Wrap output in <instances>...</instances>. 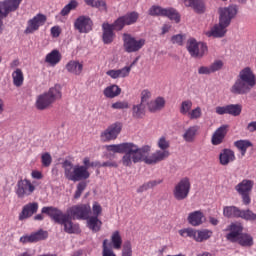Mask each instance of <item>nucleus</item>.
Returning <instances> with one entry per match:
<instances>
[{
    "mask_svg": "<svg viewBox=\"0 0 256 256\" xmlns=\"http://www.w3.org/2000/svg\"><path fill=\"white\" fill-rule=\"evenodd\" d=\"M179 235L184 238L189 237L196 241V243H203L213 237V231L209 229L195 230L193 228H184L179 230Z\"/></svg>",
    "mask_w": 256,
    "mask_h": 256,
    "instance_id": "8",
    "label": "nucleus"
},
{
    "mask_svg": "<svg viewBox=\"0 0 256 256\" xmlns=\"http://www.w3.org/2000/svg\"><path fill=\"white\" fill-rule=\"evenodd\" d=\"M241 214V209L237 206H226L223 208V215L227 217V219H239Z\"/></svg>",
    "mask_w": 256,
    "mask_h": 256,
    "instance_id": "34",
    "label": "nucleus"
},
{
    "mask_svg": "<svg viewBox=\"0 0 256 256\" xmlns=\"http://www.w3.org/2000/svg\"><path fill=\"white\" fill-rule=\"evenodd\" d=\"M67 214L72 217V219L84 220L89 219L91 215V205L89 204H78L67 209Z\"/></svg>",
    "mask_w": 256,
    "mask_h": 256,
    "instance_id": "12",
    "label": "nucleus"
},
{
    "mask_svg": "<svg viewBox=\"0 0 256 256\" xmlns=\"http://www.w3.org/2000/svg\"><path fill=\"white\" fill-rule=\"evenodd\" d=\"M139 21V13L136 11L128 12L123 16H120L118 19L114 21L115 27L123 31V28L126 25H135V23Z\"/></svg>",
    "mask_w": 256,
    "mask_h": 256,
    "instance_id": "18",
    "label": "nucleus"
},
{
    "mask_svg": "<svg viewBox=\"0 0 256 256\" xmlns=\"http://www.w3.org/2000/svg\"><path fill=\"white\" fill-rule=\"evenodd\" d=\"M256 85V78L253 70L249 67L242 69L239 73L238 79L231 87V93L234 95H245L249 93Z\"/></svg>",
    "mask_w": 256,
    "mask_h": 256,
    "instance_id": "4",
    "label": "nucleus"
},
{
    "mask_svg": "<svg viewBox=\"0 0 256 256\" xmlns=\"http://www.w3.org/2000/svg\"><path fill=\"white\" fill-rule=\"evenodd\" d=\"M106 150L111 153H125L122 158L124 167H131L133 163H139L141 159V154L137 153V145L133 143L106 145Z\"/></svg>",
    "mask_w": 256,
    "mask_h": 256,
    "instance_id": "3",
    "label": "nucleus"
},
{
    "mask_svg": "<svg viewBox=\"0 0 256 256\" xmlns=\"http://www.w3.org/2000/svg\"><path fill=\"white\" fill-rule=\"evenodd\" d=\"M84 3L88 5V7H93L94 9H99V11H103L107 13V2L105 0H84Z\"/></svg>",
    "mask_w": 256,
    "mask_h": 256,
    "instance_id": "35",
    "label": "nucleus"
},
{
    "mask_svg": "<svg viewBox=\"0 0 256 256\" xmlns=\"http://www.w3.org/2000/svg\"><path fill=\"white\" fill-rule=\"evenodd\" d=\"M201 115H203L201 107H196L190 110V113H188L187 117L191 120H195V119H201Z\"/></svg>",
    "mask_w": 256,
    "mask_h": 256,
    "instance_id": "48",
    "label": "nucleus"
},
{
    "mask_svg": "<svg viewBox=\"0 0 256 256\" xmlns=\"http://www.w3.org/2000/svg\"><path fill=\"white\" fill-rule=\"evenodd\" d=\"M122 256H133V250H132V247H131V242H126L123 245Z\"/></svg>",
    "mask_w": 256,
    "mask_h": 256,
    "instance_id": "54",
    "label": "nucleus"
},
{
    "mask_svg": "<svg viewBox=\"0 0 256 256\" xmlns=\"http://www.w3.org/2000/svg\"><path fill=\"white\" fill-rule=\"evenodd\" d=\"M148 14L151 17H168L171 21L175 23H180L181 15L175 10V8H163L161 6L153 5L149 10Z\"/></svg>",
    "mask_w": 256,
    "mask_h": 256,
    "instance_id": "9",
    "label": "nucleus"
},
{
    "mask_svg": "<svg viewBox=\"0 0 256 256\" xmlns=\"http://www.w3.org/2000/svg\"><path fill=\"white\" fill-rule=\"evenodd\" d=\"M239 219H244V221H256V214L250 209L240 210Z\"/></svg>",
    "mask_w": 256,
    "mask_h": 256,
    "instance_id": "45",
    "label": "nucleus"
},
{
    "mask_svg": "<svg viewBox=\"0 0 256 256\" xmlns=\"http://www.w3.org/2000/svg\"><path fill=\"white\" fill-rule=\"evenodd\" d=\"M217 115H227V105L226 106H217L215 108Z\"/></svg>",
    "mask_w": 256,
    "mask_h": 256,
    "instance_id": "61",
    "label": "nucleus"
},
{
    "mask_svg": "<svg viewBox=\"0 0 256 256\" xmlns=\"http://www.w3.org/2000/svg\"><path fill=\"white\" fill-rule=\"evenodd\" d=\"M199 129H201L199 125H193L188 127L182 135L184 141H186V143H193L199 135Z\"/></svg>",
    "mask_w": 256,
    "mask_h": 256,
    "instance_id": "26",
    "label": "nucleus"
},
{
    "mask_svg": "<svg viewBox=\"0 0 256 256\" xmlns=\"http://www.w3.org/2000/svg\"><path fill=\"white\" fill-rule=\"evenodd\" d=\"M62 168L64 169V175L68 181H85L91 177V173L87 170V167L84 166H73V162L65 160L62 163Z\"/></svg>",
    "mask_w": 256,
    "mask_h": 256,
    "instance_id": "6",
    "label": "nucleus"
},
{
    "mask_svg": "<svg viewBox=\"0 0 256 256\" xmlns=\"http://www.w3.org/2000/svg\"><path fill=\"white\" fill-rule=\"evenodd\" d=\"M165 107V98L157 97L155 100H152L148 103V109L151 113L161 111Z\"/></svg>",
    "mask_w": 256,
    "mask_h": 256,
    "instance_id": "33",
    "label": "nucleus"
},
{
    "mask_svg": "<svg viewBox=\"0 0 256 256\" xmlns=\"http://www.w3.org/2000/svg\"><path fill=\"white\" fill-rule=\"evenodd\" d=\"M247 131L250 133H255L256 131V121H252L247 125Z\"/></svg>",
    "mask_w": 256,
    "mask_h": 256,
    "instance_id": "64",
    "label": "nucleus"
},
{
    "mask_svg": "<svg viewBox=\"0 0 256 256\" xmlns=\"http://www.w3.org/2000/svg\"><path fill=\"white\" fill-rule=\"evenodd\" d=\"M20 243H23L24 245L27 243H35V241L33 240V235L30 234L20 237Z\"/></svg>",
    "mask_w": 256,
    "mask_h": 256,
    "instance_id": "58",
    "label": "nucleus"
},
{
    "mask_svg": "<svg viewBox=\"0 0 256 256\" xmlns=\"http://www.w3.org/2000/svg\"><path fill=\"white\" fill-rule=\"evenodd\" d=\"M191 109H193V101L184 100L180 104V113L181 115H189Z\"/></svg>",
    "mask_w": 256,
    "mask_h": 256,
    "instance_id": "44",
    "label": "nucleus"
},
{
    "mask_svg": "<svg viewBox=\"0 0 256 256\" xmlns=\"http://www.w3.org/2000/svg\"><path fill=\"white\" fill-rule=\"evenodd\" d=\"M183 39H184V36L181 34H178V35L172 36L171 41L174 44L176 43L177 45H183Z\"/></svg>",
    "mask_w": 256,
    "mask_h": 256,
    "instance_id": "59",
    "label": "nucleus"
},
{
    "mask_svg": "<svg viewBox=\"0 0 256 256\" xmlns=\"http://www.w3.org/2000/svg\"><path fill=\"white\" fill-rule=\"evenodd\" d=\"M123 129V124L121 122H116L107 127L106 130L101 132L100 139L102 143H109V141H115L119 137V133Z\"/></svg>",
    "mask_w": 256,
    "mask_h": 256,
    "instance_id": "14",
    "label": "nucleus"
},
{
    "mask_svg": "<svg viewBox=\"0 0 256 256\" xmlns=\"http://www.w3.org/2000/svg\"><path fill=\"white\" fill-rule=\"evenodd\" d=\"M23 0H4L0 2V19H5L9 13H13L19 9Z\"/></svg>",
    "mask_w": 256,
    "mask_h": 256,
    "instance_id": "19",
    "label": "nucleus"
},
{
    "mask_svg": "<svg viewBox=\"0 0 256 256\" xmlns=\"http://www.w3.org/2000/svg\"><path fill=\"white\" fill-rule=\"evenodd\" d=\"M31 177L32 179H43V173H41V171L38 170H33L31 173Z\"/></svg>",
    "mask_w": 256,
    "mask_h": 256,
    "instance_id": "63",
    "label": "nucleus"
},
{
    "mask_svg": "<svg viewBox=\"0 0 256 256\" xmlns=\"http://www.w3.org/2000/svg\"><path fill=\"white\" fill-rule=\"evenodd\" d=\"M41 163L43 167H51V163H53V158L49 152L42 154Z\"/></svg>",
    "mask_w": 256,
    "mask_h": 256,
    "instance_id": "49",
    "label": "nucleus"
},
{
    "mask_svg": "<svg viewBox=\"0 0 256 256\" xmlns=\"http://www.w3.org/2000/svg\"><path fill=\"white\" fill-rule=\"evenodd\" d=\"M133 68V64L130 66H125L122 69H118V77L121 79H125V77H129L131 73V69Z\"/></svg>",
    "mask_w": 256,
    "mask_h": 256,
    "instance_id": "50",
    "label": "nucleus"
},
{
    "mask_svg": "<svg viewBox=\"0 0 256 256\" xmlns=\"http://www.w3.org/2000/svg\"><path fill=\"white\" fill-rule=\"evenodd\" d=\"M111 109H129V102L127 101H116L111 105Z\"/></svg>",
    "mask_w": 256,
    "mask_h": 256,
    "instance_id": "53",
    "label": "nucleus"
},
{
    "mask_svg": "<svg viewBox=\"0 0 256 256\" xmlns=\"http://www.w3.org/2000/svg\"><path fill=\"white\" fill-rule=\"evenodd\" d=\"M187 49L191 57H203L207 53V44L197 42L195 38H190L187 42Z\"/></svg>",
    "mask_w": 256,
    "mask_h": 256,
    "instance_id": "17",
    "label": "nucleus"
},
{
    "mask_svg": "<svg viewBox=\"0 0 256 256\" xmlns=\"http://www.w3.org/2000/svg\"><path fill=\"white\" fill-rule=\"evenodd\" d=\"M227 106V115H232L233 117H239L241 111H243V106L241 104H230Z\"/></svg>",
    "mask_w": 256,
    "mask_h": 256,
    "instance_id": "42",
    "label": "nucleus"
},
{
    "mask_svg": "<svg viewBox=\"0 0 256 256\" xmlns=\"http://www.w3.org/2000/svg\"><path fill=\"white\" fill-rule=\"evenodd\" d=\"M63 97L61 93V86L55 85L54 87L50 88L47 92H44L37 96L35 107L38 111H45L49 109L55 101H59Z\"/></svg>",
    "mask_w": 256,
    "mask_h": 256,
    "instance_id": "5",
    "label": "nucleus"
},
{
    "mask_svg": "<svg viewBox=\"0 0 256 256\" xmlns=\"http://www.w3.org/2000/svg\"><path fill=\"white\" fill-rule=\"evenodd\" d=\"M12 79H13V85L15 87H21L23 85V82L25 81V77L23 76V71L17 68L12 73Z\"/></svg>",
    "mask_w": 256,
    "mask_h": 256,
    "instance_id": "39",
    "label": "nucleus"
},
{
    "mask_svg": "<svg viewBox=\"0 0 256 256\" xmlns=\"http://www.w3.org/2000/svg\"><path fill=\"white\" fill-rule=\"evenodd\" d=\"M123 47L126 53H137L145 47V39H136L131 34H123Z\"/></svg>",
    "mask_w": 256,
    "mask_h": 256,
    "instance_id": "11",
    "label": "nucleus"
},
{
    "mask_svg": "<svg viewBox=\"0 0 256 256\" xmlns=\"http://www.w3.org/2000/svg\"><path fill=\"white\" fill-rule=\"evenodd\" d=\"M220 69H223V61L221 60H216L213 62V64L210 65V71L212 73L220 71Z\"/></svg>",
    "mask_w": 256,
    "mask_h": 256,
    "instance_id": "55",
    "label": "nucleus"
},
{
    "mask_svg": "<svg viewBox=\"0 0 256 256\" xmlns=\"http://www.w3.org/2000/svg\"><path fill=\"white\" fill-rule=\"evenodd\" d=\"M61 52L59 50L54 49L50 53H48L45 57V63H48L51 67H55L58 63H61Z\"/></svg>",
    "mask_w": 256,
    "mask_h": 256,
    "instance_id": "30",
    "label": "nucleus"
},
{
    "mask_svg": "<svg viewBox=\"0 0 256 256\" xmlns=\"http://www.w3.org/2000/svg\"><path fill=\"white\" fill-rule=\"evenodd\" d=\"M157 145H158V148L161 149L158 151H168L167 149H169V147H170L169 140H167V138L165 136H161L158 139Z\"/></svg>",
    "mask_w": 256,
    "mask_h": 256,
    "instance_id": "47",
    "label": "nucleus"
},
{
    "mask_svg": "<svg viewBox=\"0 0 256 256\" xmlns=\"http://www.w3.org/2000/svg\"><path fill=\"white\" fill-rule=\"evenodd\" d=\"M185 7H192L196 13H205V2L203 0H182Z\"/></svg>",
    "mask_w": 256,
    "mask_h": 256,
    "instance_id": "31",
    "label": "nucleus"
},
{
    "mask_svg": "<svg viewBox=\"0 0 256 256\" xmlns=\"http://www.w3.org/2000/svg\"><path fill=\"white\" fill-rule=\"evenodd\" d=\"M39 211L38 202H30L22 207L21 212L18 215L19 221H26V219H31Z\"/></svg>",
    "mask_w": 256,
    "mask_h": 256,
    "instance_id": "22",
    "label": "nucleus"
},
{
    "mask_svg": "<svg viewBox=\"0 0 256 256\" xmlns=\"http://www.w3.org/2000/svg\"><path fill=\"white\" fill-rule=\"evenodd\" d=\"M15 192L19 199H25V197H30L32 193H35V186L27 178L20 179L16 184Z\"/></svg>",
    "mask_w": 256,
    "mask_h": 256,
    "instance_id": "15",
    "label": "nucleus"
},
{
    "mask_svg": "<svg viewBox=\"0 0 256 256\" xmlns=\"http://www.w3.org/2000/svg\"><path fill=\"white\" fill-rule=\"evenodd\" d=\"M106 75H108V77H111V79H119V72L118 70H108L106 72Z\"/></svg>",
    "mask_w": 256,
    "mask_h": 256,
    "instance_id": "62",
    "label": "nucleus"
},
{
    "mask_svg": "<svg viewBox=\"0 0 256 256\" xmlns=\"http://www.w3.org/2000/svg\"><path fill=\"white\" fill-rule=\"evenodd\" d=\"M79 7V3L77 0H71L60 12L62 17H67L71 13V11H75Z\"/></svg>",
    "mask_w": 256,
    "mask_h": 256,
    "instance_id": "41",
    "label": "nucleus"
},
{
    "mask_svg": "<svg viewBox=\"0 0 256 256\" xmlns=\"http://www.w3.org/2000/svg\"><path fill=\"white\" fill-rule=\"evenodd\" d=\"M230 233L226 235L227 241L230 243H237V238L243 235V224L241 223H232L228 226Z\"/></svg>",
    "mask_w": 256,
    "mask_h": 256,
    "instance_id": "23",
    "label": "nucleus"
},
{
    "mask_svg": "<svg viewBox=\"0 0 256 256\" xmlns=\"http://www.w3.org/2000/svg\"><path fill=\"white\" fill-rule=\"evenodd\" d=\"M241 247H253V236L249 233H242L238 238L237 242Z\"/></svg>",
    "mask_w": 256,
    "mask_h": 256,
    "instance_id": "37",
    "label": "nucleus"
},
{
    "mask_svg": "<svg viewBox=\"0 0 256 256\" xmlns=\"http://www.w3.org/2000/svg\"><path fill=\"white\" fill-rule=\"evenodd\" d=\"M132 117L134 119H143V117H145V106L142 102H140V104L133 105Z\"/></svg>",
    "mask_w": 256,
    "mask_h": 256,
    "instance_id": "38",
    "label": "nucleus"
},
{
    "mask_svg": "<svg viewBox=\"0 0 256 256\" xmlns=\"http://www.w3.org/2000/svg\"><path fill=\"white\" fill-rule=\"evenodd\" d=\"M111 243L113 249L119 251L121 245H123V238H121V233L119 231H114L111 236Z\"/></svg>",
    "mask_w": 256,
    "mask_h": 256,
    "instance_id": "40",
    "label": "nucleus"
},
{
    "mask_svg": "<svg viewBox=\"0 0 256 256\" xmlns=\"http://www.w3.org/2000/svg\"><path fill=\"white\" fill-rule=\"evenodd\" d=\"M103 95L107 97V99H115V97H119V95H121V87L117 84L107 86L103 91Z\"/></svg>",
    "mask_w": 256,
    "mask_h": 256,
    "instance_id": "32",
    "label": "nucleus"
},
{
    "mask_svg": "<svg viewBox=\"0 0 256 256\" xmlns=\"http://www.w3.org/2000/svg\"><path fill=\"white\" fill-rule=\"evenodd\" d=\"M253 185H255V182L253 180H242L238 185L235 186V190L239 195L242 197V202L245 205L251 204V196L250 193L253 190Z\"/></svg>",
    "mask_w": 256,
    "mask_h": 256,
    "instance_id": "13",
    "label": "nucleus"
},
{
    "mask_svg": "<svg viewBox=\"0 0 256 256\" xmlns=\"http://www.w3.org/2000/svg\"><path fill=\"white\" fill-rule=\"evenodd\" d=\"M102 249V256H117L115 252H113V248H111L108 239L103 240Z\"/></svg>",
    "mask_w": 256,
    "mask_h": 256,
    "instance_id": "46",
    "label": "nucleus"
},
{
    "mask_svg": "<svg viewBox=\"0 0 256 256\" xmlns=\"http://www.w3.org/2000/svg\"><path fill=\"white\" fill-rule=\"evenodd\" d=\"M85 189H87V183L80 182L77 185L76 192L74 194V199H79V197H81V195L83 194V191H85Z\"/></svg>",
    "mask_w": 256,
    "mask_h": 256,
    "instance_id": "51",
    "label": "nucleus"
},
{
    "mask_svg": "<svg viewBox=\"0 0 256 256\" xmlns=\"http://www.w3.org/2000/svg\"><path fill=\"white\" fill-rule=\"evenodd\" d=\"M74 29L80 33L93 31V20L89 16H79L74 22Z\"/></svg>",
    "mask_w": 256,
    "mask_h": 256,
    "instance_id": "21",
    "label": "nucleus"
},
{
    "mask_svg": "<svg viewBox=\"0 0 256 256\" xmlns=\"http://www.w3.org/2000/svg\"><path fill=\"white\" fill-rule=\"evenodd\" d=\"M234 147L237 148L238 151H240L242 157H245L247 154V149L249 147H253V142L250 140H237L234 142Z\"/></svg>",
    "mask_w": 256,
    "mask_h": 256,
    "instance_id": "36",
    "label": "nucleus"
},
{
    "mask_svg": "<svg viewBox=\"0 0 256 256\" xmlns=\"http://www.w3.org/2000/svg\"><path fill=\"white\" fill-rule=\"evenodd\" d=\"M61 26H53L50 29V34L51 37H53L54 39H57V37H59L61 35Z\"/></svg>",
    "mask_w": 256,
    "mask_h": 256,
    "instance_id": "57",
    "label": "nucleus"
},
{
    "mask_svg": "<svg viewBox=\"0 0 256 256\" xmlns=\"http://www.w3.org/2000/svg\"><path fill=\"white\" fill-rule=\"evenodd\" d=\"M235 159V151L229 148H224L219 154L220 165H229V163H233Z\"/></svg>",
    "mask_w": 256,
    "mask_h": 256,
    "instance_id": "25",
    "label": "nucleus"
},
{
    "mask_svg": "<svg viewBox=\"0 0 256 256\" xmlns=\"http://www.w3.org/2000/svg\"><path fill=\"white\" fill-rule=\"evenodd\" d=\"M191 192V180L184 177L175 184L173 189V196L176 201H185Z\"/></svg>",
    "mask_w": 256,
    "mask_h": 256,
    "instance_id": "10",
    "label": "nucleus"
},
{
    "mask_svg": "<svg viewBox=\"0 0 256 256\" xmlns=\"http://www.w3.org/2000/svg\"><path fill=\"white\" fill-rule=\"evenodd\" d=\"M229 133V125L224 124L220 126L212 135L211 143L212 145H221Z\"/></svg>",
    "mask_w": 256,
    "mask_h": 256,
    "instance_id": "24",
    "label": "nucleus"
},
{
    "mask_svg": "<svg viewBox=\"0 0 256 256\" xmlns=\"http://www.w3.org/2000/svg\"><path fill=\"white\" fill-rule=\"evenodd\" d=\"M198 73L199 75H211L213 72H211V66H202L198 69Z\"/></svg>",
    "mask_w": 256,
    "mask_h": 256,
    "instance_id": "60",
    "label": "nucleus"
},
{
    "mask_svg": "<svg viewBox=\"0 0 256 256\" xmlns=\"http://www.w3.org/2000/svg\"><path fill=\"white\" fill-rule=\"evenodd\" d=\"M203 219H205V215L201 210L191 212L188 215V223H190L192 227H199V225H203Z\"/></svg>",
    "mask_w": 256,
    "mask_h": 256,
    "instance_id": "28",
    "label": "nucleus"
},
{
    "mask_svg": "<svg viewBox=\"0 0 256 256\" xmlns=\"http://www.w3.org/2000/svg\"><path fill=\"white\" fill-rule=\"evenodd\" d=\"M87 227L92 231V233H99L101 231V227L103 226V222L97 218V216H88L86 219Z\"/></svg>",
    "mask_w": 256,
    "mask_h": 256,
    "instance_id": "29",
    "label": "nucleus"
},
{
    "mask_svg": "<svg viewBox=\"0 0 256 256\" xmlns=\"http://www.w3.org/2000/svg\"><path fill=\"white\" fill-rule=\"evenodd\" d=\"M42 213H46L54 223L63 225L65 233H69L71 235L79 231V225L73 224V221H71L73 217L69 214L63 213V211L57 207L44 206L42 207Z\"/></svg>",
    "mask_w": 256,
    "mask_h": 256,
    "instance_id": "2",
    "label": "nucleus"
},
{
    "mask_svg": "<svg viewBox=\"0 0 256 256\" xmlns=\"http://www.w3.org/2000/svg\"><path fill=\"white\" fill-rule=\"evenodd\" d=\"M114 31H121V29L115 26V22L112 24H109L108 22H104L102 24V41L104 45H111V43L115 41Z\"/></svg>",
    "mask_w": 256,
    "mask_h": 256,
    "instance_id": "20",
    "label": "nucleus"
},
{
    "mask_svg": "<svg viewBox=\"0 0 256 256\" xmlns=\"http://www.w3.org/2000/svg\"><path fill=\"white\" fill-rule=\"evenodd\" d=\"M45 23H47V16H45V14L38 13L28 20L24 33H26V35H31L35 33V31H39V28L43 27Z\"/></svg>",
    "mask_w": 256,
    "mask_h": 256,
    "instance_id": "16",
    "label": "nucleus"
},
{
    "mask_svg": "<svg viewBox=\"0 0 256 256\" xmlns=\"http://www.w3.org/2000/svg\"><path fill=\"white\" fill-rule=\"evenodd\" d=\"M237 15V6H228L219 9V23L215 24L209 31L204 32L206 37H225L227 27L231 25V20Z\"/></svg>",
    "mask_w": 256,
    "mask_h": 256,
    "instance_id": "1",
    "label": "nucleus"
},
{
    "mask_svg": "<svg viewBox=\"0 0 256 256\" xmlns=\"http://www.w3.org/2000/svg\"><path fill=\"white\" fill-rule=\"evenodd\" d=\"M150 152L151 146L149 145H145L142 148H139L137 146V153L141 155V158L138 160V163L140 161H144L146 165H155V163L164 161V159H167V157H169V151H156L152 155L148 156Z\"/></svg>",
    "mask_w": 256,
    "mask_h": 256,
    "instance_id": "7",
    "label": "nucleus"
},
{
    "mask_svg": "<svg viewBox=\"0 0 256 256\" xmlns=\"http://www.w3.org/2000/svg\"><path fill=\"white\" fill-rule=\"evenodd\" d=\"M32 239L34 241V243H37L39 241H45V239H47V237H49V232L40 229L37 232H33L32 234Z\"/></svg>",
    "mask_w": 256,
    "mask_h": 256,
    "instance_id": "43",
    "label": "nucleus"
},
{
    "mask_svg": "<svg viewBox=\"0 0 256 256\" xmlns=\"http://www.w3.org/2000/svg\"><path fill=\"white\" fill-rule=\"evenodd\" d=\"M149 99H151V91H149L148 89L143 90L141 92V103H147Z\"/></svg>",
    "mask_w": 256,
    "mask_h": 256,
    "instance_id": "56",
    "label": "nucleus"
},
{
    "mask_svg": "<svg viewBox=\"0 0 256 256\" xmlns=\"http://www.w3.org/2000/svg\"><path fill=\"white\" fill-rule=\"evenodd\" d=\"M92 217L99 218V215L103 213V207H101V204L99 202H94L92 206Z\"/></svg>",
    "mask_w": 256,
    "mask_h": 256,
    "instance_id": "52",
    "label": "nucleus"
},
{
    "mask_svg": "<svg viewBox=\"0 0 256 256\" xmlns=\"http://www.w3.org/2000/svg\"><path fill=\"white\" fill-rule=\"evenodd\" d=\"M65 69L68 73L78 76V75H81V73H83V63L77 60H70L66 64Z\"/></svg>",
    "mask_w": 256,
    "mask_h": 256,
    "instance_id": "27",
    "label": "nucleus"
}]
</instances>
